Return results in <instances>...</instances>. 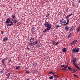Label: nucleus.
<instances>
[{
	"instance_id": "obj_42",
	"label": "nucleus",
	"mask_w": 80,
	"mask_h": 80,
	"mask_svg": "<svg viewBox=\"0 0 80 80\" xmlns=\"http://www.w3.org/2000/svg\"><path fill=\"white\" fill-rule=\"evenodd\" d=\"M69 17L68 16V15L67 16H66V18H69Z\"/></svg>"
},
{
	"instance_id": "obj_8",
	"label": "nucleus",
	"mask_w": 80,
	"mask_h": 80,
	"mask_svg": "<svg viewBox=\"0 0 80 80\" xmlns=\"http://www.w3.org/2000/svg\"><path fill=\"white\" fill-rule=\"evenodd\" d=\"M69 28H69V27L68 26H66L65 27V29L66 30V31H68Z\"/></svg>"
},
{
	"instance_id": "obj_18",
	"label": "nucleus",
	"mask_w": 80,
	"mask_h": 80,
	"mask_svg": "<svg viewBox=\"0 0 80 80\" xmlns=\"http://www.w3.org/2000/svg\"><path fill=\"white\" fill-rule=\"evenodd\" d=\"M14 23H17V21L16 19H15L13 21Z\"/></svg>"
},
{
	"instance_id": "obj_32",
	"label": "nucleus",
	"mask_w": 80,
	"mask_h": 80,
	"mask_svg": "<svg viewBox=\"0 0 80 80\" xmlns=\"http://www.w3.org/2000/svg\"><path fill=\"white\" fill-rule=\"evenodd\" d=\"M72 15V14L71 13V14H69L68 15V16L69 17H70V16H71Z\"/></svg>"
},
{
	"instance_id": "obj_11",
	"label": "nucleus",
	"mask_w": 80,
	"mask_h": 80,
	"mask_svg": "<svg viewBox=\"0 0 80 80\" xmlns=\"http://www.w3.org/2000/svg\"><path fill=\"white\" fill-rule=\"evenodd\" d=\"M13 24L12 23H11V24H7V27H9V26H12V25H13Z\"/></svg>"
},
{
	"instance_id": "obj_3",
	"label": "nucleus",
	"mask_w": 80,
	"mask_h": 80,
	"mask_svg": "<svg viewBox=\"0 0 80 80\" xmlns=\"http://www.w3.org/2000/svg\"><path fill=\"white\" fill-rule=\"evenodd\" d=\"M12 22H13V19L8 18L6 21V23H13Z\"/></svg>"
},
{
	"instance_id": "obj_28",
	"label": "nucleus",
	"mask_w": 80,
	"mask_h": 80,
	"mask_svg": "<svg viewBox=\"0 0 80 80\" xmlns=\"http://www.w3.org/2000/svg\"><path fill=\"white\" fill-rule=\"evenodd\" d=\"M47 31V29H44V30H43V32L44 33H45V32H46Z\"/></svg>"
},
{
	"instance_id": "obj_6",
	"label": "nucleus",
	"mask_w": 80,
	"mask_h": 80,
	"mask_svg": "<svg viewBox=\"0 0 80 80\" xmlns=\"http://www.w3.org/2000/svg\"><path fill=\"white\" fill-rule=\"evenodd\" d=\"M35 40V39L34 38H32L30 39V42L32 43H34V41Z\"/></svg>"
},
{
	"instance_id": "obj_24",
	"label": "nucleus",
	"mask_w": 80,
	"mask_h": 80,
	"mask_svg": "<svg viewBox=\"0 0 80 80\" xmlns=\"http://www.w3.org/2000/svg\"><path fill=\"white\" fill-rule=\"evenodd\" d=\"M77 71V69H73L72 70V72H76Z\"/></svg>"
},
{
	"instance_id": "obj_52",
	"label": "nucleus",
	"mask_w": 80,
	"mask_h": 80,
	"mask_svg": "<svg viewBox=\"0 0 80 80\" xmlns=\"http://www.w3.org/2000/svg\"><path fill=\"white\" fill-rule=\"evenodd\" d=\"M79 65H80V62L79 63Z\"/></svg>"
},
{
	"instance_id": "obj_33",
	"label": "nucleus",
	"mask_w": 80,
	"mask_h": 80,
	"mask_svg": "<svg viewBox=\"0 0 80 80\" xmlns=\"http://www.w3.org/2000/svg\"><path fill=\"white\" fill-rule=\"evenodd\" d=\"M77 42V40H74L73 41V42H74V43H76V42Z\"/></svg>"
},
{
	"instance_id": "obj_10",
	"label": "nucleus",
	"mask_w": 80,
	"mask_h": 80,
	"mask_svg": "<svg viewBox=\"0 0 80 80\" xmlns=\"http://www.w3.org/2000/svg\"><path fill=\"white\" fill-rule=\"evenodd\" d=\"M80 27H78V28H77L76 29V30L77 31V33L79 32H80Z\"/></svg>"
},
{
	"instance_id": "obj_30",
	"label": "nucleus",
	"mask_w": 80,
	"mask_h": 80,
	"mask_svg": "<svg viewBox=\"0 0 80 80\" xmlns=\"http://www.w3.org/2000/svg\"><path fill=\"white\" fill-rule=\"evenodd\" d=\"M2 63H4V62H5V60L4 59H3L2 61Z\"/></svg>"
},
{
	"instance_id": "obj_9",
	"label": "nucleus",
	"mask_w": 80,
	"mask_h": 80,
	"mask_svg": "<svg viewBox=\"0 0 80 80\" xmlns=\"http://www.w3.org/2000/svg\"><path fill=\"white\" fill-rule=\"evenodd\" d=\"M33 45H34V44H33V42H31L29 43V45L30 47H32V46H33Z\"/></svg>"
},
{
	"instance_id": "obj_7",
	"label": "nucleus",
	"mask_w": 80,
	"mask_h": 80,
	"mask_svg": "<svg viewBox=\"0 0 80 80\" xmlns=\"http://www.w3.org/2000/svg\"><path fill=\"white\" fill-rule=\"evenodd\" d=\"M75 29V28H74V27L72 26V28H70V29L69 30V32H72V30H73Z\"/></svg>"
},
{
	"instance_id": "obj_21",
	"label": "nucleus",
	"mask_w": 80,
	"mask_h": 80,
	"mask_svg": "<svg viewBox=\"0 0 80 80\" xmlns=\"http://www.w3.org/2000/svg\"><path fill=\"white\" fill-rule=\"evenodd\" d=\"M12 18H15V15H13L12 16Z\"/></svg>"
},
{
	"instance_id": "obj_20",
	"label": "nucleus",
	"mask_w": 80,
	"mask_h": 80,
	"mask_svg": "<svg viewBox=\"0 0 80 80\" xmlns=\"http://www.w3.org/2000/svg\"><path fill=\"white\" fill-rule=\"evenodd\" d=\"M21 67L20 66H18V67H16V69H19V68H20Z\"/></svg>"
},
{
	"instance_id": "obj_19",
	"label": "nucleus",
	"mask_w": 80,
	"mask_h": 80,
	"mask_svg": "<svg viewBox=\"0 0 80 80\" xmlns=\"http://www.w3.org/2000/svg\"><path fill=\"white\" fill-rule=\"evenodd\" d=\"M73 76L74 77H76V78H78V76L76 74H74Z\"/></svg>"
},
{
	"instance_id": "obj_46",
	"label": "nucleus",
	"mask_w": 80,
	"mask_h": 80,
	"mask_svg": "<svg viewBox=\"0 0 80 80\" xmlns=\"http://www.w3.org/2000/svg\"><path fill=\"white\" fill-rule=\"evenodd\" d=\"M26 70H27V69H28V67H26L25 68Z\"/></svg>"
},
{
	"instance_id": "obj_13",
	"label": "nucleus",
	"mask_w": 80,
	"mask_h": 80,
	"mask_svg": "<svg viewBox=\"0 0 80 80\" xmlns=\"http://www.w3.org/2000/svg\"><path fill=\"white\" fill-rule=\"evenodd\" d=\"M10 73H8L6 75L7 78H9V77H10Z\"/></svg>"
},
{
	"instance_id": "obj_15",
	"label": "nucleus",
	"mask_w": 80,
	"mask_h": 80,
	"mask_svg": "<svg viewBox=\"0 0 80 80\" xmlns=\"http://www.w3.org/2000/svg\"><path fill=\"white\" fill-rule=\"evenodd\" d=\"M76 61H77V60H76V58H73V61H72V62L73 63H75L76 62Z\"/></svg>"
},
{
	"instance_id": "obj_12",
	"label": "nucleus",
	"mask_w": 80,
	"mask_h": 80,
	"mask_svg": "<svg viewBox=\"0 0 80 80\" xmlns=\"http://www.w3.org/2000/svg\"><path fill=\"white\" fill-rule=\"evenodd\" d=\"M8 38L6 37L4 39H3V41L4 42H6V41H7V40H8Z\"/></svg>"
},
{
	"instance_id": "obj_23",
	"label": "nucleus",
	"mask_w": 80,
	"mask_h": 80,
	"mask_svg": "<svg viewBox=\"0 0 80 80\" xmlns=\"http://www.w3.org/2000/svg\"><path fill=\"white\" fill-rule=\"evenodd\" d=\"M56 43V42L55 41H53L52 42L53 45H55V43Z\"/></svg>"
},
{
	"instance_id": "obj_41",
	"label": "nucleus",
	"mask_w": 80,
	"mask_h": 80,
	"mask_svg": "<svg viewBox=\"0 0 80 80\" xmlns=\"http://www.w3.org/2000/svg\"><path fill=\"white\" fill-rule=\"evenodd\" d=\"M58 43H58V42H57L55 44V45H58Z\"/></svg>"
},
{
	"instance_id": "obj_38",
	"label": "nucleus",
	"mask_w": 80,
	"mask_h": 80,
	"mask_svg": "<svg viewBox=\"0 0 80 80\" xmlns=\"http://www.w3.org/2000/svg\"><path fill=\"white\" fill-rule=\"evenodd\" d=\"M61 67H65V65H62L61 66Z\"/></svg>"
},
{
	"instance_id": "obj_50",
	"label": "nucleus",
	"mask_w": 80,
	"mask_h": 80,
	"mask_svg": "<svg viewBox=\"0 0 80 80\" xmlns=\"http://www.w3.org/2000/svg\"><path fill=\"white\" fill-rule=\"evenodd\" d=\"M51 73H52V72L49 73V74H51Z\"/></svg>"
},
{
	"instance_id": "obj_48",
	"label": "nucleus",
	"mask_w": 80,
	"mask_h": 80,
	"mask_svg": "<svg viewBox=\"0 0 80 80\" xmlns=\"http://www.w3.org/2000/svg\"><path fill=\"white\" fill-rule=\"evenodd\" d=\"M62 12H59V14H61V13H62Z\"/></svg>"
},
{
	"instance_id": "obj_39",
	"label": "nucleus",
	"mask_w": 80,
	"mask_h": 80,
	"mask_svg": "<svg viewBox=\"0 0 80 80\" xmlns=\"http://www.w3.org/2000/svg\"><path fill=\"white\" fill-rule=\"evenodd\" d=\"M32 30H33V31H34V30H35V27H33V28H32Z\"/></svg>"
},
{
	"instance_id": "obj_27",
	"label": "nucleus",
	"mask_w": 80,
	"mask_h": 80,
	"mask_svg": "<svg viewBox=\"0 0 80 80\" xmlns=\"http://www.w3.org/2000/svg\"><path fill=\"white\" fill-rule=\"evenodd\" d=\"M53 77L52 76L49 77V79H53Z\"/></svg>"
},
{
	"instance_id": "obj_29",
	"label": "nucleus",
	"mask_w": 80,
	"mask_h": 80,
	"mask_svg": "<svg viewBox=\"0 0 80 80\" xmlns=\"http://www.w3.org/2000/svg\"><path fill=\"white\" fill-rule=\"evenodd\" d=\"M35 31H33L32 32V35H35Z\"/></svg>"
},
{
	"instance_id": "obj_17",
	"label": "nucleus",
	"mask_w": 80,
	"mask_h": 80,
	"mask_svg": "<svg viewBox=\"0 0 80 80\" xmlns=\"http://www.w3.org/2000/svg\"><path fill=\"white\" fill-rule=\"evenodd\" d=\"M38 41L37 40L35 42H34V43H33V44L34 45H35L36 44H37V43H38Z\"/></svg>"
},
{
	"instance_id": "obj_36",
	"label": "nucleus",
	"mask_w": 80,
	"mask_h": 80,
	"mask_svg": "<svg viewBox=\"0 0 80 80\" xmlns=\"http://www.w3.org/2000/svg\"><path fill=\"white\" fill-rule=\"evenodd\" d=\"M74 44H75V43H74V42H72L71 43L72 45H73Z\"/></svg>"
},
{
	"instance_id": "obj_1",
	"label": "nucleus",
	"mask_w": 80,
	"mask_h": 80,
	"mask_svg": "<svg viewBox=\"0 0 80 80\" xmlns=\"http://www.w3.org/2000/svg\"><path fill=\"white\" fill-rule=\"evenodd\" d=\"M45 27H47L46 30H50L51 28H52V24L48 23V22H46L44 24Z\"/></svg>"
},
{
	"instance_id": "obj_34",
	"label": "nucleus",
	"mask_w": 80,
	"mask_h": 80,
	"mask_svg": "<svg viewBox=\"0 0 80 80\" xmlns=\"http://www.w3.org/2000/svg\"><path fill=\"white\" fill-rule=\"evenodd\" d=\"M3 73V71H0V74H2Z\"/></svg>"
},
{
	"instance_id": "obj_53",
	"label": "nucleus",
	"mask_w": 80,
	"mask_h": 80,
	"mask_svg": "<svg viewBox=\"0 0 80 80\" xmlns=\"http://www.w3.org/2000/svg\"><path fill=\"white\" fill-rule=\"evenodd\" d=\"M9 61L8 63H9Z\"/></svg>"
},
{
	"instance_id": "obj_43",
	"label": "nucleus",
	"mask_w": 80,
	"mask_h": 80,
	"mask_svg": "<svg viewBox=\"0 0 80 80\" xmlns=\"http://www.w3.org/2000/svg\"><path fill=\"white\" fill-rule=\"evenodd\" d=\"M30 71H26V73H29V72Z\"/></svg>"
},
{
	"instance_id": "obj_44",
	"label": "nucleus",
	"mask_w": 80,
	"mask_h": 80,
	"mask_svg": "<svg viewBox=\"0 0 80 80\" xmlns=\"http://www.w3.org/2000/svg\"><path fill=\"white\" fill-rule=\"evenodd\" d=\"M7 59H8L7 58H6L4 59V60H7Z\"/></svg>"
},
{
	"instance_id": "obj_22",
	"label": "nucleus",
	"mask_w": 80,
	"mask_h": 80,
	"mask_svg": "<svg viewBox=\"0 0 80 80\" xmlns=\"http://www.w3.org/2000/svg\"><path fill=\"white\" fill-rule=\"evenodd\" d=\"M71 36H72V34H70L68 35V38H70V37H71Z\"/></svg>"
},
{
	"instance_id": "obj_45",
	"label": "nucleus",
	"mask_w": 80,
	"mask_h": 80,
	"mask_svg": "<svg viewBox=\"0 0 80 80\" xmlns=\"http://www.w3.org/2000/svg\"><path fill=\"white\" fill-rule=\"evenodd\" d=\"M49 15H50L49 14H48L47 15L46 17H49Z\"/></svg>"
},
{
	"instance_id": "obj_14",
	"label": "nucleus",
	"mask_w": 80,
	"mask_h": 80,
	"mask_svg": "<svg viewBox=\"0 0 80 80\" xmlns=\"http://www.w3.org/2000/svg\"><path fill=\"white\" fill-rule=\"evenodd\" d=\"M62 52H66V48H63L62 49Z\"/></svg>"
},
{
	"instance_id": "obj_37",
	"label": "nucleus",
	"mask_w": 80,
	"mask_h": 80,
	"mask_svg": "<svg viewBox=\"0 0 80 80\" xmlns=\"http://www.w3.org/2000/svg\"><path fill=\"white\" fill-rule=\"evenodd\" d=\"M38 48V47H40V45H37L36 46Z\"/></svg>"
},
{
	"instance_id": "obj_31",
	"label": "nucleus",
	"mask_w": 80,
	"mask_h": 80,
	"mask_svg": "<svg viewBox=\"0 0 80 80\" xmlns=\"http://www.w3.org/2000/svg\"><path fill=\"white\" fill-rule=\"evenodd\" d=\"M68 69L69 70H72V68L70 67H68Z\"/></svg>"
},
{
	"instance_id": "obj_49",
	"label": "nucleus",
	"mask_w": 80,
	"mask_h": 80,
	"mask_svg": "<svg viewBox=\"0 0 80 80\" xmlns=\"http://www.w3.org/2000/svg\"><path fill=\"white\" fill-rule=\"evenodd\" d=\"M27 49H28V50H30V49L28 47L27 48Z\"/></svg>"
},
{
	"instance_id": "obj_35",
	"label": "nucleus",
	"mask_w": 80,
	"mask_h": 80,
	"mask_svg": "<svg viewBox=\"0 0 80 80\" xmlns=\"http://www.w3.org/2000/svg\"><path fill=\"white\" fill-rule=\"evenodd\" d=\"M56 28H58V27H60V26L58 25H56Z\"/></svg>"
},
{
	"instance_id": "obj_4",
	"label": "nucleus",
	"mask_w": 80,
	"mask_h": 80,
	"mask_svg": "<svg viewBox=\"0 0 80 80\" xmlns=\"http://www.w3.org/2000/svg\"><path fill=\"white\" fill-rule=\"evenodd\" d=\"M80 50V49L78 48H76L75 49L72 50V52L73 53H77L78 52V51Z\"/></svg>"
},
{
	"instance_id": "obj_16",
	"label": "nucleus",
	"mask_w": 80,
	"mask_h": 80,
	"mask_svg": "<svg viewBox=\"0 0 80 80\" xmlns=\"http://www.w3.org/2000/svg\"><path fill=\"white\" fill-rule=\"evenodd\" d=\"M62 70H63V71H64V72H66V71H67V69L65 68H63L62 69Z\"/></svg>"
},
{
	"instance_id": "obj_5",
	"label": "nucleus",
	"mask_w": 80,
	"mask_h": 80,
	"mask_svg": "<svg viewBox=\"0 0 80 80\" xmlns=\"http://www.w3.org/2000/svg\"><path fill=\"white\" fill-rule=\"evenodd\" d=\"M73 64L76 67V68H77L78 70H80V68L78 67V65H77L76 64V63L75 62H72Z\"/></svg>"
},
{
	"instance_id": "obj_47",
	"label": "nucleus",
	"mask_w": 80,
	"mask_h": 80,
	"mask_svg": "<svg viewBox=\"0 0 80 80\" xmlns=\"http://www.w3.org/2000/svg\"><path fill=\"white\" fill-rule=\"evenodd\" d=\"M1 33H2V34H3V32L1 31Z\"/></svg>"
},
{
	"instance_id": "obj_2",
	"label": "nucleus",
	"mask_w": 80,
	"mask_h": 80,
	"mask_svg": "<svg viewBox=\"0 0 80 80\" xmlns=\"http://www.w3.org/2000/svg\"><path fill=\"white\" fill-rule=\"evenodd\" d=\"M67 22L66 23V21L63 19H62L60 21V23L61 25H67L68 23H69V20L67 19Z\"/></svg>"
},
{
	"instance_id": "obj_40",
	"label": "nucleus",
	"mask_w": 80,
	"mask_h": 80,
	"mask_svg": "<svg viewBox=\"0 0 80 80\" xmlns=\"http://www.w3.org/2000/svg\"><path fill=\"white\" fill-rule=\"evenodd\" d=\"M51 73L52 74H55V72H52Z\"/></svg>"
},
{
	"instance_id": "obj_25",
	"label": "nucleus",
	"mask_w": 80,
	"mask_h": 80,
	"mask_svg": "<svg viewBox=\"0 0 80 80\" xmlns=\"http://www.w3.org/2000/svg\"><path fill=\"white\" fill-rule=\"evenodd\" d=\"M53 76H54L55 77H57L58 78H59V76H57L55 74H54Z\"/></svg>"
},
{
	"instance_id": "obj_26",
	"label": "nucleus",
	"mask_w": 80,
	"mask_h": 80,
	"mask_svg": "<svg viewBox=\"0 0 80 80\" xmlns=\"http://www.w3.org/2000/svg\"><path fill=\"white\" fill-rule=\"evenodd\" d=\"M68 63L66 66H64V68H67V67H68Z\"/></svg>"
},
{
	"instance_id": "obj_51",
	"label": "nucleus",
	"mask_w": 80,
	"mask_h": 80,
	"mask_svg": "<svg viewBox=\"0 0 80 80\" xmlns=\"http://www.w3.org/2000/svg\"><path fill=\"white\" fill-rule=\"evenodd\" d=\"M78 2H79V3H80V0H79V1H78Z\"/></svg>"
}]
</instances>
